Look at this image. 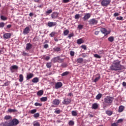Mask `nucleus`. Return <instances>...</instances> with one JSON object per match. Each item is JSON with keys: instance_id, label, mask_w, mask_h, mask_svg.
I'll return each instance as SVG.
<instances>
[{"instance_id": "nucleus-1", "label": "nucleus", "mask_w": 126, "mask_h": 126, "mask_svg": "<svg viewBox=\"0 0 126 126\" xmlns=\"http://www.w3.org/2000/svg\"><path fill=\"white\" fill-rule=\"evenodd\" d=\"M110 68L111 70H115L117 71L118 70H122L124 69L125 67L121 64V61H114L112 63V64L110 66Z\"/></svg>"}, {"instance_id": "nucleus-2", "label": "nucleus", "mask_w": 126, "mask_h": 126, "mask_svg": "<svg viewBox=\"0 0 126 126\" xmlns=\"http://www.w3.org/2000/svg\"><path fill=\"white\" fill-rule=\"evenodd\" d=\"M113 101H114V97L112 96H107L104 98V102L109 106L113 104Z\"/></svg>"}, {"instance_id": "nucleus-3", "label": "nucleus", "mask_w": 126, "mask_h": 126, "mask_svg": "<svg viewBox=\"0 0 126 126\" xmlns=\"http://www.w3.org/2000/svg\"><path fill=\"white\" fill-rule=\"evenodd\" d=\"M111 3V0H102L101 4L102 6H108Z\"/></svg>"}, {"instance_id": "nucleus-4", "label": "nucleus", "mask_w": 126, "mask_h": 126, "mask_svg": "<svg viewBox=\"0 0 126 126\" xmlns=\"http://www.w3.org/2000/svg\"><path fill=\"white\" fill-rule=\"evenodd\" d=\"M52 61L54 63H61L63 62V60L61 59V58H60V56H58L57 57L53 58L52 59Z\"/></svg>"}, {"instance_id": "nucleus-5", "label": "nucleus", "mask_w": 126, "mask_h": 126, "mask_svg": "<svg viewBox=\"0 0 126 126\" xmlns=\"http://www.w3.org/2000/svg\"><path fill=\"white\" fill-rule=\"evenodd\" d=\"M10 124H11V126H17L18 124H19V121L18 120L16 119H14L12 120L11 121H10Z\"/></svg>"}, {"instance_id": "nucleus-6", "label": "nucleus", "mask_w": 126, "mask_h": 126, "mask_svg": "<svg viewBox=\"0 0 126 126\" xmlns=\"http://www.w3.org/2000/svg\"><path fill=\"white\" fill-rule=\"evenodd\" d=\"M100 32L104 34V36H107V35L110 34V32L108 31L105 28H101L100 29Z\"/></svg>"}, {"instance_id": "nucleus-7", "label": "nucleus", "mask_w": 126, "mask_h": 126, "mask_svg": "<svg viewBox=\"0 0 126 126\" xmlns=\"http://www.w3.org/2000/svg\"><path fill=\"white\" fill-rule=\"evenodd\" d=\"M71 102V99L68 98H64L62 102V104L63 105H68V104H70Z\"/></svg>"}, {"instance_id": "nucleus-8", "label": "nucleus", "mask_w": 126, "mask_h": 126, "mask_svg": "<svg viewBox=\"0 0 126 126\" xmlns=\"http://www.w3.org/2000/svg\"><path fill=\"white\" fill-rule=\"evenodd\" d=\"M18 69V66L16 65H13L10 67V70L12 73H13L15 70Z\"/></svg>"}, {"instance_id": "nucleus-9", "label": "nucleus", "mask_w": 126, "mask_h": 126, "mask_svg": "<svg viewBox=\"0 0 126 126\" xmlns=\"http://www.w3.org/2000/svg\"><path fill=\"white\" fill-rule=\"evenodd\" d=\"M60 103H61V100L58 99H55L52 101V104L55 105V106H59V105H60Z\"/></svg>"}, {"instance_id": "nucleus-10", "label": "nucleus", "mask_w": 126, "mask_h": 126, "mask_svg": "<svg viewBox=\"0 0 126 126\" xmlns=\"http://www.w3.org/2000/svg\"><path fill=\"white\" fill-rule=\"evenodd\" d=\"M63 86V83L61 82H58L55 84V89H59Z\"/></svg>"}, {"instance_id": "nucleus-11", "label": "nucleus", "mask_w": 126, "mask_h": 126, "mask_svg": "<svg viewBox=\"0 0 126 126\" xmlns=\"http://www.w3.org/2000/svg\"><path fill=\"white\" fill-rule=\"evenodd\" d=\"M3 37L4 39H9L11 37V33H4L3 35Z\"/></svg>"}, {"instance_id": "nucleus-12", "label": "nucleus", "mask_w": 126, "mask_h": 126, "mask_svg": "<svg viewBox=\"0 0 126 126\" xmlns=\"http://www.w3.org/2000/svg\"><path fill=\"white\" fill-rule=\"evenodd\" d=\"M97 23H98V21L95 19H93L90 21V24L92 25H96Z\"/></svg>"}, {"instance_id": "nucleus-13", "label": "nucleus", "mask_w": 126, "mask_h": 126, "mask_svg": "<svg viewBox=\"0 0 126 126\" xmlns=\"http://www.w3.org/2000/svg\"><path fill=\"white\" fill-rule=\"evenodd\" d=\"M34 77V74L32 73H30L28 75H27L26 79L27 80H30V79H31L32 77Z\"/></svg>"}, {"instance_id": "nucleus-14", "label": "nucleus", "mask_w": 126, "mask_h": 126, "mask_svg": "<svg viewBox=\"0 0 126 126\" xmlns=\"http://www.w3.org/2000/svg\"><path fill=\"white\" fill-rule=\"evenodd\" d=\"M91 16L90 13H87L85 14V16L83 17L84 20H87V19H89Z\"/></svg>"}, {"instance_id": "nucleus-15", "label": "nucleus", "mask_w": 126, "mask_h": 126, "mask_svg": "<svg viewBox=\"0 0 126 126\" xmlns=\"http://www.w3.org/2000/svg\"><path fill=\"white\" fill-rule=\"evenodd\" d=\"M59 16V13L58 12H53L51 14V17L53 19H55V18H57Z\"/></svg>"}, {"instance_id": "nucleus-16", "label": "nucleus", "mask_w": 126, "mask_h": 126, "mask_svg": "<svg viewBox=\"0 0 126 126\" xmlns=\"http://www.w3.org/2000/svg\"><path fill=\"white\" fill-rule=\"evenodd\" d=\"M30 31V28L28 27H26L23 31V34H27L29 33Z\"/></svg>"}, {"instance_id": "nucleus-17", "label": "nucleus", "mask_w": 126, "mask_h": 126, "mask_svg": "<svg viewBox=\"0 0 126 126\" xmlns=\"http://www.w3.org/2000/svg\"><path fill=\"white\" fill-rule=\"evenodd\" d=\"M57 25L56 22H48V26L49 27H53V26H56Z\"/></svg>"}, {"instance_id": "nucleus-18", "label": "nucleus", "mask_w": 126, "mask_h": 126, "mask_svg": "<svg viewBox=\"0 0 126 126\" xmlns=\"http://www.w3.org/2000/svg\"><path fill=\"white\" fill-rule=\"evenodd\" d=\"M124 110H125V107L123 105L120 106L119 107L118 112L119 113H122L124 112Z\"/></svg>"}, {"instance_id": "nucleus-19", "label": "nucleus", "mask_w": 126, "mask_h": 126, "mask_svg": "<svg viewBox=\"0 0 126 126\" xmlns=\"http://www.w3.org/2000/svg\"><path fill=\"white\" fill-rule=\"evenodd\" d=\"M32 48V44H31V43H29L27 44L26 47V50H30V49H31Z\"/></svg>"}, {"instance_id": "nucleus-20", "label": "nucleus", "mask_w": 126, "mask_h": 126, "mask_svg": "<svg viewBox=\"0 0 126 126\" xmlns=\"http://www.w3.org/2000/svg\"><path fill=\"white\" fill-rule=\"evenodd\" d=\"M92 108L94 110H97V109H98V104H97L96 103H94L92 105Z\"/></svg>"}, {"instance_id": "nucleus-21", "label": "nucleus", "mask_w": 126, "mask_h": 126, "mask_svg": "<svg viewBox=\"0 0 126 126\" xmlns=\"http://www.w3.org/2000/svg\"><path fill=\"white\" fill-rule=\"evenodd\" d=\"M33 83H38L39 82V78L35 77L32 80Z\"/></svg>"}, {"instance_id": "nucleus-22", "label": "nucleus", "mask_w": 126, "mask_h": 126, "mask_svg": "<svg viewBox=\"0 0 126 126\" xmlns=\"http://www.w3.org/2000/svg\"><path fill=\"white\" fill-rule=\"evenodd\" d=\"M44 94V91L43 90H40L37 93V96H42Z\"/></svg>"}, {"instance_id": "nucleus-23", "label": "nucleus", "mask_w": 126, "mask_h": 126, "mask_svg": "<svg viewBox=\"0 0 126 126\" xmlns=\"http://www.w3.org/2000/svg\"><path fill=\"white\" fill-rule=\"evenodd\" d=\"M101 98H102V94H97V95L95 97V99L96 100H100Z\"/></svg>"}, {"instance_id": "nucleus-24", "label": "nucleus", "mask_w": 126, "mask_h": 126, "mask_svg": "<svg viewBox=\"0 0 126 126\" xmlns=\"http://www.w3.org/2000/svg\"><path fill=\"white\" fill-rule=\"evenodd\" d=\"M77 43L79 44L80 45L81 44H82L84 43V41L83 40H82L81 38H80L77 40Z\"/></svg>"}, {"instance_id": "nucleus-25", "label": "nucleus", "mask_w": 126, "mask_h": 126, "mask_svg": "<svg viewBox=\"0 0 126 126\" xmlns=\"http://www.w3.org/2000/svg\"><path fill=\"white\" fill-rule=\"evenodd\" d=\"M83 62V58H78L77 60V63H82Z\"/></svg>"}, {"instance_id": "nucleus-26", "label": "nucleus", "mask_w": 126, "mask_h": 126, "mask_svg": "<svg viewBox=\"0 0 126 126\" xmlns=\"http://www.w3.org/2000/svg\"><path fill=\"white\" fill-rule=\"evenodd\" d=\"M24 77H23V75L22 74H20L19 75V81L20 82H22L24 80Z\"/></svg>"}, {"instance_id": "nucleus-27", "label": "nucleus", "mask_w": 126, "mask_h": 126, "mask_svg": "<svg viewBox=\"0 0 126 126\" xmlns=\"http://www.w3.org/2000/svg\"><path fill=\"white\" fill-rule=\"evenodd\" d=\"M48 100V97H42L40 98V101L41 102H46Z\"/></svg>"}, {"instance_id": "nucleus-28", "label": "nucleus", "mask_w": 126, "mask_h": 126, "mask_svg": "<svg viewBox=\"0 0 126 126\" xmlns=\"http://www.w3.org/2000/svg\"><path fill=\"white\" fill-rule=\"evenodd\" d=\"M0 19H1V20H3V21H5V20H7V17L3 16V15H1L0 16Z\"/></svg>"}, {"instance_id": "nucleus-29", "label": "nucleus", "mask_w": 126, "mask_h": 126, "mask_svg": "<svg viewBox=\"0 0 126 126\" xmlns=\"http://www.w3.org/2000/svg\"><path fill=\"white\" fill-rule=\"evenodd\" d=\"M108 40L109 42H111V43L114 42V40H115V38L113 36H110L108 38Z\"/></svg>"}, {"instance_id": "nucleus-30", "label": "nucleus", "mask_w": 126, "mask_h": 126, "mask_svg": "<svg viewBox=\"0 0 126 126\" xmlns=\"http://www.w3.org/2000/svg\"><path fill=\"white\" fill-rule=\"evenodd\" d=\"M71 114L73 117H76V116H77V112H76V111H72Z\"/></svg>"}, {"instance_id": "nucleus-31", "label": "nucleus", "mask_w": 126, "mask_h": 126, "mask_svg": "<svg viewBox=\"0 0 126 126\" xmlns=\"http://www.w3.org/2000/svg\"><path fill=\"white\" fill-rule=\"evenodd\" d=\"M69 74V71H65L62 73L61 74L62 76H66V75H68Z\"/></svg>"}, {"instance_id": "nucleus-32", "label": "nucleus", "mask_w": 126, "mask_h": 126, "mask_svg": "<svg viewBox=\"0 0 126 126\" xmlns=\"http://www.w3.org/2000/svg\"><path fill=\"white\" fill-rule=\"evenodd\" d=\"M106 114H107V115H108V116H112L113 112L110 110H107L106 111Z\"/></svg>"}, {"instance_id": "nucleus-33", "label": "nucleus", "mask_w": 126, "mask_h": 126, "mask_svg": "<svg viewBox=\"0 0 126 126\" xmlns=\"http://www.w3.org/2000/svg\"><path fill=\"white\" fill-rule=\"evenodd\" d=\"M69 33V31H68V30H66L63 32V34L64 36H67V35H68Z\"/></svg>"}, {"instance_id": "nucleus-34", "label": "nucleus", "mask_w": 126, "mask_h": 126, "mask_svg": "<svg viewBox=\"0 0 126 126\" xmlns=\"http://www.w3.org/2000/svg\"><path fill=\"white\" fill-rule=\"evenodd\" d=\"M8 112H9V113H12L14 112H17V110L15 109H9L8 110Z\"/></svg>"}, {"instance_id": "nucleus-35", "label": "nucleus", "mask_w": 126, "mask_h": 126, "mask_svg": "<svg viewBox=\"0 0 126 126\" xmlns=\"http://www.w3.org/2000/svg\"><path fill=\"white\" fill-rule=\"evenodd\" d=\"M69 126H72L74 125V122L73 121L70 120L68 122Z\"/></svg>"}, {"instance_id": "nucleus-36", "label": "nucleus", "mask_w": 126, "mask_h": 126, "mask_svg": "<svg viewBox=\"0 0 126 126\" xmlns=\"http://www.w3.org/2000/svg\"><path fill=\"white\" fill-rule=\"evenodd\" d=\"M33 117L34 118H35V119H37V118H39V117H40V114L39 113H35L33 115Z\"/></svg>"}, {"instance_id": "nucleus-37", "label": "nucleus", "mask_w": 126, "mask_h": 126, "mask_svg": "<svg viewBox=\"0 0 126 126\" xmlns=\"http://www.w3.org/2000/svg\"><path fill=\"white\" fill-rule=\"evenodd\" d=\"M46 66L48 68H50L52 67V63H47Z\"/></svg>"}, {"instance_id": "nucleus-38", "label": "nucleus", "mask_w": 126, "mask_h": 126, "mask_svg": "<svg viewBox=\"0 0 126 126\" xmlns=\"http://www.w3.org/2000/svg\"><path fill=\"white\" fill-rule=\"evenodd\" d=\"M94 58H96V59H101V56H100V55H98V54H94Z\"/></svg>"}, {"instance_id": "nucleus-39", "label": "nucleus", "mask_w": 126, "mask_h": 126, "mask_svg": "<svg viewBox=\"0 0 126 126\" xmlns=\"http://www.w3.org/2000/svg\"><path fill=\"white\" fill-rule=\"evenodd\" d=\"M10 119H11V116H10L9 115H6L4 117V119L5 120H10Z\"/></svg>"}, {"instance_id": "nucleus-40", "label": "nucleus", "mask_w": 126, "mask_h": 126, "mask_svg": "<svg viewBox=\"0 0 126 126\" xmlns=\"http://www.w3.org/2000/svg\"><path fill=\"white\" fill-rule=\"evenodd\" d=\"M42 104V103H39V102H35L34 103V106H36V107L37 106H39V107H41Z\"/></svg>"}, {"instance_id": "nucleus-41", "label": "nucleus", "mask_w": 126, "mask_h": 126, "mask_svg": "<svg viewBox=\"0 0 126 126\" xmlns=\"http://www.w3.org/2000/svg\"><path fill=\"white\" fill-rule=\"evenodd\" d=\"M54 51H56V52H60L61 51V48L60 47H55L54 48Z\"/></svg>"}, {"instance_id": "nucleus-42", "label": "nucleus", "mask_w": 126, "mask_h": 126, "mask_svg": "<svg viewBox=\"0 0 126 126\" xmlns=\"http://www.w3.org/2000/svg\"><path fill=\"white\" fill-rule=\"evenodd\" d=\"M100 78V76H99L98 77H96L94 80V82H97V81H98V80H99Z\"/></svg>"}, {"instance_id": "nucleus-43", "label": "nucleus", "mask_w": 126, "mask_h": 126, "mask_svg": "<svg viewBox=\"0 0 126 126\" xmlns=\"http://www.w3.org/2000/svg\"><path fill=\"white\" fill-rule=\"evenodd\" d=\"M36 112H37V109H32V110H31L30 113L31 114H35V113H36Z\"/></svg>"}, {"instance_id": "nucleus-44", "label": "nucleus", "mask_w": 126, "mask_h": 126, "mask_svg": "<svg viewBox=\"0 0 126 126\" xmlns=\"http://www.w3.org/2000/svg\"><path fill=\"white\" fill-rule=\"evenodd\" d=\"M4 23L1 22L0 23V28H3L4 27Z\"/></svg>"}, {"instance_id": "nucleus-45", "label": "nucleus", "mask_w": 126, "mask_h": 126, "mask_svg": "<svg viewBox=\"0 0 126 126\" xmlns=\"http://www.w3.org/2000/svg\"><path fill=\"white\" fill-rule=\"evenodd\" d=\"M79 17H80V15H79V14H77L75 15V19H79Z\"/></svg>"}, {"instance_id": "nucleus-46", "label": "nucleus", "mask_w": 126, "mask_h": 126, "mask_svg": "<svg viewBox=\"0 0 126 126\" xmlns=\"http://www.w3.org/2000/svg\"><path fill=\"white\" fill-rule=\"evenodd\" d=\"M33 124V126H40V124L38 122H34Z\"/></svg>"}, {"instance_id": "nucleus-47", "label": "nucleus", "mask_w": 126, "mask_h": 126, "mask_svg": "<svg viewBox=\"0 0 126 126\" xmlns=\"http://www.w3.org/2000/svg\"><path fill=\"white\" fill-rule=\"evenodd\" d=\"M6 125L7 126H11V123H10V121H6Z\"/></svg>"}, {"instance_id": "nucleus-48", "label": "nucleus", "mask_w": 126, "mask_h": 126, "mask_svg": "<svg viewBox=\"0 0 126 126\" xmlns=\"http://www.w3.org/2000/svg\"><path fill=\"white\" fill-rule=\"evenodd\" d=\"M52 12H53V10H52V9H49L48 11H47L46 13H47V14H50L52 13Z\"/></svg>"}, {"instance_id": "nucleus-49", "label": "nucleus", "mask_w": 126, "mask_h": 126, "mask_svg": "<svg viewBox=\"0 0 126 126\" xmlns=\"http://www.w3.org/2000/svg\"><path fill=\"white\" fill-rule=\"evenodd\" d=\"M74 54H75V53H74V51H71L70 52V55L71 57H73L74 56Z\"/></svg>"}, {"instance_id": "nucleus-50", "label": "nucleus", "mask_w": 126, "mask_h": 126, "mask_svg": "<svg viewBox=\"0 0 126 126\" xmlns=\"http://www.w3.org/2000/svg\"><path fill=\"white\" fill-rule=\"evenodd\" d=\"M116 19H117V20H123V17H122V16L117 17L116 18Z\"/></svg>"}, {"instance_id": "nucleus-51", "label": "nucleus", "mask_w": 126, "mask_h": 126, "mask_svg": "<svg viewBox=\"0 0 126 126\" xmlns=\"http://www.w3.org/2000/svg\"><path fill=\"white\" fill-rule=\"evenodd\" d=\"M0 126H7L6 123L5 122L1 123V124H0Z\"/></svg>"}, {"instance_id": "nucleus-52", "label": "nucleus", "mask_w": 126, "mask_h": 126, "mask_svg": "<svg viewBox=\"0 0 126 126\" xmlns=\"http://www.w3.org/2000/svg\"><path fill=\"white\" fill-rule=\"evenodd\" d=\"M55 35H56V32H52L50 34V36L51 37H54V36H55Z\"/></svg>"}, {"instance_id": "nucleus-53", "label": "nucleus", "mask_w": 126, "mask_h": 126, "mask_svg": "<svg viewBox=\"0 0 126 126\" xmlns=\"http://www.w3.org/2000/svg\"><path fill=\"white\" fill-rule=\"evenodd\" d=\"M74 36V34L73 33H70L68 36V38H69V39H70V38H71V37H73Z\"/></svg>"}, {"instance_id": "nucleus-54", "label": "nucleus", "mask_w": 126, "mask_h": 126, "mask_svg": "<svg viewBox=\"0 0 126 126\" xmlns=\"http://www.w3.org/2000/svg\"><path fill=\"white\" fill-rule=\"evenodd\" d=\"M78 29H82V28H83V25H79L78 26Z\"/></svg>"}, {"instance_id": "nucleus-55", "label": "nucleus", "mask_w": 126, "mask_h": 126, "mask_svg": "<svg viewBox=\"0 0 126 126\" xmlns=\"http://www.w3.org/2000/svg\"><path fill=\"white\" fill-rule=\"evenodd\" d=\"M119 15H120V14H119V13L118 12H116L114 14L113 16H114V17H116L117 16H119Z\"/></svg>"}, {"instance_id": "nucleus-56", "label": "nucleus", "mask_w": 126, "mask_h": 126, "mask_svg": "<svg viewBox=\"0 0 126 126\" xmlns=\"http://www.w3.org/2000/svg\"><path fill=\"white\" fill-rule=\"evenodd\" d=\"M107 106H108V105L106 104V103H105V102H104L103 105V109H106V108H107Z\"/></svg>"}, {"instance_id": "nucleus-57", "label": "nucleus", "mask_w": 126, "mask_h": 126, "mask_svg": "<svg viewBox=\"0 0 126 126\" xmlns=\"http://www.w3.org/2000/svg\"><path fill=\"white\" fill-rule=\"evenodd\" d=\"M56 114H60L61 113V110H57L55 111Z\"/></svg>"}, {"instance_id": "nucleus-58", "label": "nucleus", "mask_w": 126, "mask_h": 126, "mask_svg": "<svg viewBox=\"0 0 126 126\" xmlns=\"http://www.w3.org/2000/svg\"><path fill=\"white\" fill-rule=\"evenodd\" d=\"M44 48L45 49H48V48H49V45H48L47 44H46L45 45H44Z\"/></svg>"}, {"instance_id": "nucleus-59", "label": "nucleus", "mask_w": 126, "mask_h": 126, "mask_svg": "<svg viewBox=\"0 0 126 126\" xmlns=\"http://www.w3.org/2000/svg\"><path fill=\"white\" fill-rule=\"evenodd\" d=\"M63 1L64 3H67V2H69V0H63Z\"/></svg>"}, {"instance_id": "nucleus-60", "label": "nucleus", "mask_w": 126, "mask_h": 126, "mask_svg": "<svg viewBox=\"0 0 126 126\" xmlns=\"http://www.w3.org/2000/svg\"><path fill=\"white\" fill-rule=\"evenodd\" d=\"M3 86H8V82L4 83V85H3Z\"/></svg>"}, {"instance_id": "nucleus-61", "label": "nucleus", "mask_w": 126, "mask_h": 126, "mask_svg": "<svg viewBox=\"0 0 126 126\" xmlns=\"http://www.w3.org/2000/svg\"><path fill=\"white\" fill-rule=\"evenodd\" d=\"M81 48H82V49H84V50H86V49H87L86 46H85V45H82Z\"/></svg>"}, {"instance_id": "nucleus-62", "label": "nucleus", "mask_w": 126, "mask_h": 126, "mask_svg": "<svg viewBox=\"0 0 126 126\" xmlns=\"http://www.w3.org/2000/svg\"><path fill=\"white\" fill-rule=\"evenodd\" d=\"M50 57L49 56H46L45 58V60H46V61H49V60H50Z\"/></svg>"}, {"instance_id": "nucleus-63", "label": "nucleus", "mask_w": 126, "mask_h": 126, "mask_svg": "<svg viewBox=\"0 0 126 126\" xmlns=\"http://www.w3.org/2000/svg\"><path fill=\"white\" fill-rule=\"evenodd\" d=\"M111 126H118V123H113Z\"/></svg>"}, {"instance_id": "nucleus-64", "label": "nucleus", "mask_w": 126, "mask_h": 126, "mask_svg": "<svg viewBox=\"0 0 126 126\" xmlns=\"http://www.w3.org/2000/svg\"><path fill=\"white\" fill-rule=\"evenodd\" d=\"M99 33H100V32H99V31H95V32H94V34H95V35H98V34H99Z\"/></svg>"}]
</instances>
